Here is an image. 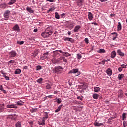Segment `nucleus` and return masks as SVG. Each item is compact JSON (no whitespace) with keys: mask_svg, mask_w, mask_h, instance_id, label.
I'll return each instance as SVG.
<instances>
[{"mask_svg":"<svg viewBox=\"0 0 127 127\" xmlns=\"http://www.w3.org/2000/svg\"><path fill=\"white\" fill-rule=\"evenodd\" d=\"M61 16L62 18L63 17V16H65V14L64 13L62 14L61 15Z\"/></svg>","mask_w":127,"mask_h":127,"instance_id":"e2e57ef3","label":"nucleus"},{"mask_svg":"<svg viewBox=\"0 0 127 127\" xmlns=\"http://www.w3.org/2000/svg\"><path fill=\"white\" fill-rule=\"evenodd\" d=\"M75 74V76H79L80 75V71H79V70L78 69H74L71 70L69 74Z\"/></svg>","mask_w":127,"mask_h":127,"instance_id":"f03ea898","label":"nucleus"},{"mask_svg":"<svg viewBox=\"0 0 127 127\" xmlns=\"http://www.w3.org/2000/svg\"><path fill=\"white\" fill-rule=\"evenodd\" d=\"M51 35L48 33L47 31H45V32L41 33V36L44 38H46L47 37H49Z\"/></svg>","mask_w":127,"mask_h":127,"instance_id":"20e7f679","label":"nucleus"},{"mask_svg":"<svg viewBox=\"0 0 127 127\" xmlns=\"http://www.w3.org/2000/svg\"><path fill=\"white\" fill-rule=\"evenodd\" d=\"M26 11H28L30 13H33L34 12V11H33L30 7H27Z\"/></svg>","mask_w":127,"mask_h":127,"instance_id":"412c9836","label":"nucleus"},{"mask_svg":"<svg viewBox=\"0 0 127 127\" xmlns=\"http://www.w3.org/2000/svg\"><path fill=\"white\" fill-rule=\"evenodd\" d=\"M62 106H63V105H60L58 108L55 111V113H58V112H59V111H60V110H61V108H62Z\"/></svg>","mask_w":127,"mask_h":127,"instance_id":"a878e982","label":"nucleus"},{"mask_svg":"<svg viewBox=\"0 0 127 127\" xmlns=\"http://www.w3.org/2000/svg\"><path fill=\"white\" fill-rule=\"evenodd\" d=\"M21 73V70L20 69H17L15 71V75H18L19 74H20Z\"/></svg>","mask_w":127,"mask_h":127,"instance_id":"bb28decb","label":"nucleus"},{"mask_svg":"<svg viewBox=\"0 0 127 127\" xmlns=\"http://www.w3.org/2000/svg\"><path fill=\"white\" fill-rule=\"evenodd\" d=\"M76 2L78 5H81L83 3V0H76Z\"/></svg>","mask_w":127,"mask_h":127,"instance_id":"c756f323","label":"nucleus"},{"mask_svg":"<svg viewBox=\"0 0 127 127\" xmlns=\"http://www.w3.org/2000/svg\"><path fill=\"white\" fill-rule=\"evenodd\" d=\"M106 73L108 76H112V69L111 68H108L106 70Z\"/></svg>","mask_w":127,"mask_h":127,"instance_id":"a211bd4d","label":"nucleus"},{"mask_svg":"<svg viewBox=\"0 0 127 127\" xmlns=\"http://www.w3.org/2000/svg\"><path fill=\"white\" fill-rule=\"evenodd\" d=\"M17 44H20V45H22V44H23V43H24V41H18L17 42Z\"/></svg>","mask_w":127,"mask_h":127,"instance_id":"ea45409f","label":"nucleus"},{"mask_svg":"<svg viewBox=\"0 0 127 127\" xmlns=\"http://www.w3.org/2000/svg\"><path fill=\"white\" fill-rule=\"evenodd\" d=\"M15 127H21V122L18 121L15 124Z\"/></svg>","mask_w":127,"mask_h":127,"instance_id":"2f4dec72","label":"nucleus"},{"mask_svg":"<svg viewBox=\"0 0 127 127\" xmlns=\"http://www.w3.org/2000/svg\"><path fill=\"white\" fill-rule=\"evenodd\" d=\"M36 111H37V108L33 109L32 110V113H34V112H36Z\"/></svg>","mask_w":127,"mask_h":127,"instance_id":"603ef678","label":"nucleus"},{"mask_svg":"<svg viewBox=\"0 0 127 127\" xmlns=\"http://www.w3.org/2000/svg\"><path fill=\"white\" fill-rule=\"evenodd\" d=\"M124 95L123 94V93L121 92L118 94L119 98H123Z\"/></svg>","mask_w":127,"mask_h":127,"instance_id":"c03bdc74","label":"nucleus"},{"mask_svg":"<svg viewBox=\"0 0 127 127\" xmlns=\"http://www.w3.org/2000/svg\"><path fill=\"white\" fill-rule=\"evenodd\" d=\"M64 55H65L66 57H68V56H71V54H69L68 52H64Z\"/></svg>","mask_w":127,"mask_h":127,"instance_id":"f704fd0d","label":"nucleus"},{"mask_svg":"<svg viewBox=\"0 0 127 127\" xmlns=\"http://www.w3.org/2000/svg\"><path fill=\"white\" fill-rule=\"evenodd\" d=\"M84 41H85V43H86L87 44H88V43H89V39H88L87 38H86L84 39Z\"/></svg>","mask_w":127,"mask_h":127,"instance_id":"49530a36","label":"nucleus"},{"mask_svg":"<svg viewBox=\"0 0 127 127\" xmlns=\"http://www.w3.org/2000/svg\"><path fill=\"white\" fill-rule=\"evenodd\" d=\"M4 112V104H0V113Z\"/></svg>","mask_w":127,"mask_h":127,"instance_id":"9d476101","label":"nucleus"},{"mask_svg":"<svg viewBox=\"0 0 127 127\" xmlns=\"http://www.w3.org/2000/svg\"><path fill=\"white\" fill-rule=\"evenodd\" d=\"M63 71V68L61 66H57L54 68V72L58 75L61 74Z\"/></svg>","mask_w":127,"mask_h":127,"instance_id":"f257e3e1","label":"nucleus"},{"mask_svg":"<svg viewBox=\"0 0 127 127\" xmlns=\"http://www.w3.org/2000/svg\"><path fill=\"white\" fill-rule=\"evenodd\" d=\"M64 62H67L68 60H67V59L65 58V57H64Z\"/></svg>","mask_w":127,"mask_h":127,"instance_id":"4d7b16f0","label":"nucleus"},{"mask_svg":"<svg viewBox=\"0 0 127 127\" xmlns=\"http://www.w3.org/2000/svg\"><path fill=\"white\" fill-rule=\"evenodd\" d=\"M111 34L113 35L112 40H116V38H117V37L118 36V34L116 32H113Z\"/></svg>","mask_w":127,"mask_h":127,"instance_id":"aec40b11","label":"nucleus"},{"mask_svg":"<svg viewBox=\"0 0 127 127\" xmlns=\"http://www.w3.org/2000/svg\"><path fill=\"white\" fill-rule=\"evenodd\" d=\"M46 98H49L50 99H52V95H48L46 96Z\"/></svg>","mask_w":127,"mask_h":127,"instance_id":"5fc2aeb1","label":"nucleus"},{"mask_svg":"<svg viewBox=\"0 0 127 127\" xmlns=\"http://www.w3.org/2000/svg\"><path fill=\"white\" fill-rule=\"evenodd\" d=\"M83 98H84V97L81 96H77V99L78 100H80V101H83Z\"/></svg>","mask_w":127,"mask_h":127,"instance_id":"79ce46f5","label":"nucleus"},{"mask_svg":"<svg viewBox=\"0 0 127 127\" xmlns=\"http://www.w3.org/2000/svg\"><path fill=\"white\" fill-rule=\"evenodd\" d=\"M97 52L98 53H105L106 50L104 49H100L99 50H97Z\"/></svg>","mask_w":127,"mask_h":127,"instance_id":"393cba45","label":"nucleus"},{"mask_svg":"<svg viewBox=\"0 0 127 127\" xmlns=\"http://www.w3.org/2000/svg\"><path fill=\"white\" fill-rule=\"evenodd\" d=\"M125 77V75L124 74H118V79L119 81H122L123 79H124V77Z\"/></svg>","mask_w":127,"mask_h":127,"instance_id":"9b49d317","label":"nucleus"},{"mask_svg":"<svg viewBox=\"0 0 127 127\" xmlns=\"http://www.w3.org/2000/svg\"><path fill=\"white\" fill-rule=\"evenodd\" d=\"M37 31H38L37 29H34L33 30L34 32H37Z\"/></svg>","mask_w":127,"mask_h":127,"instance_id":"69168bd1","label":"nucleus"},{"mask_svg":"<svg viewBox=\"0 0 127 127\" xmlns=\"http://www.w3.org/2000/svg\"><path fill=\"white\" fill-rule=\"evenodd\" d=\"M45 120L46 119L43 118L42 119V122L43 123H41L40 125H45Z\"/></svg>","mask_w":127,"mask_h":127,"instance_id":"de8ad7c7","label":"nucleus"},{"mask_svg":"<svg viewBox=\"0 0 127 127\" xmlns=\"http://www.w3.org/2000/svg\"><path fill=\"white\" fill-rule=\"evenodd\" d=\"M0 7L2 8V9H5V8L7 7V5H6V4H0Z\"/></svg>","mask_w":127,"mask_h":127,"instance_id":"5701e85b","label":"nucleus"},{"mask_svg":"<svg viewBox=\"0 0 127 127\" xmlns=\"http://www.w3.org/2000/svg\"><path fill=\"white\" fill-rule=\"evenodd\" d=\"M55 18H56V19H59V18H60V16H59V14H58V13H57V12H56V13H55Z\"/></svg>","mask_w":127,"mask_h":127,"instance_id":"c9c22d12","label":"nucleus"},{"mask_svg":"<svg viewBox=\"0 0 127 127\" xmlns=\"http://www.w3.org/2000/svg\"><path fill=\"white\" fill-rule=\"evenodd\" d=\"M10 116H12L11 117V119L12 120H14V121H16V118H17L16 115H15V114H14V115L11 114Z\"/></svg>","mask_w":127,"mask_h":127,"instance_id":"72a5a7b5","label":"nucleus"},{"mask_svg":"<svg viewBox=\"0 0 127 127\" xmlns=\"http://www.w3.org/2000/svg\"><path fill=\"white\" fill-rule=\"evenodd\" d=\"M76 56H77V59L80 60L81 59V58H82V54H77Z\"/></svg>","mask_w":127,"mask_h":127,"instance_id":"e433bc0d","label":"nucleus"},{"mask_svg":"<svg viewBox=\"0 0 127 127\" xmlns=\"http://www.w3.org/2000/svg\"><path fill=\"white\" fill-rule=\"evenodd\" d=\"M117 53H118V55H119L121 57L125 56V54L124 53L122 52V51H121L120 49L117 50Z\"/></svg>","mask_w":127,"mask_h":127,"instance_id":"4468645a","label":"nucleus"},{"mask_svg":"<svg viewBox=\"0 0 127 127\" xmlns=\"http://www.w3.org/2000/svg\"><path fill=\"white\" fill-rule=\"evenodd\" d=\"M67 34L68 35H71V31H68Z\"/></svg>","mask_w":127,"mask_h":127,"instance_id":"774afa93","label":"nucleus"},{"mask_svg":"<svg viewBox=\"0 0 127 127\" xmlns=\"http://www.w3.org/2000/svg\"><path fill=\"white\" fill-rule=\"evenodd\" d=\"M116 51H113L111 53V56L110 57L111 58H115L116 57Z\"/></svg>","mask_w":127,"mask_h":127,"instance_id":"f3484780","label":"nucleus"},{"mask_svg":"<svg viewBox=\"0 0 127 127\" xmlns=\"http://www.w3.org/2000/svg\"><path fill=\"white\" fill-rule=\"evenodd\" d=\"M43 81V79L42 78H40L37 80V82L38 83V84H42Z\"/></svg>","mask_w":127,"mask_h":127,"instance_id":"473e14b6","label":"nucleus"},{"mask_svg":"<svg viewBox=\"0 0 127 127\" xmlns=\"http://www.w3.org/2000/svg\"><path fill=\"white\" fill-rule=\"evenodd\" d=\"M9 14H10V11L7 10L5 12L4 14L5 20H8V18H9Z\"/></svg>","mask_w":127,"mask_h":127,"instance_id":"7ed1b4c3","label":"nucleus"},{"mask_svg":"<svg viewBox=\"0 0 127 127\" xmlns=\"http://www.w3.org/2000/svg\"><path fill=\"white\" fill-rule=\"evenodd\" d=\"M7 108H8V109H11L12 108H14V109H17V106L14 104H8L7 105Z\"/></svg>","mask_w":127,"mask_h":127,"instance_id":"1a4fd4ad","label":"nucleus"},{"mask_svg":"<svg viewBox=\"0 0 127 127\" xmlns=\"http://www.w3.org/2000/svg\"><path fill=\"white\" fill-rule=\"evenodd\" d=\"M51 87H52L51 83H47L46 85V89H47V90H50V89H51Z\"/></svg>","mask_w":127,"mask_h":127,"instance_id":"2eb2a0df","label":"nucleus"},{"mask_svg":"<svg viewBox=\"0 0 127 127\" xmlns=\"http://www.w3.org/2000/svg\"><path fill=\"white\" fill-rule=\"evenodd\" d=\"M121 66L123 69H126V68H127V65L125 64H122Z\"/></svg>","mask_w":127,"mask_h":127,"instance_id":"09e8293b","label":"nucleus"},{"mask_svg":"<svg viewBox=\"0 0 127 127\" xmlns=\"http://www.w3.org/2000/svg\"><path fill=\"white\" fill-rule=\"evenodd\" d=\"M0 90L1 91H3V87H2V85L0 86Z\"/></svg>","mask_w":127,"mask_h":127,"instance_id":"6e6d98bb","label":"nucleus"},{"mask_svg":"<svg viewBox=\"0 0 127 127\" xmlns=\"http://www.w3.org/2000/svg\"><path fill=\"white\" fill-rule=\"evenodd\" d=\"M99 94L97 93H94L93 94L92 97L93 99H95V100H98L99 99Z\"/></svg>","mask_w":127,"mask_h":127,"instance_id":"6ab92c4d","label":"nucleus"},{"mask_svg":"<svg viewBox=\"0 0 127 127\" xmlns=\"http://www.w3.org/2000/svg\"><path fill=\"white\" fill-rule=\"evenodd\" d=\"M101 2H105L106 1H108V0H100Z\"/></svg>","mask_w":127,"mask_h":127,"instance_id":"13d9d810","label":"nucleus"},{"mask_svg":"<svg viewBox=\"0 0 127 127\" xmlns=\"http://www.w3.org/2000/svg\"><path fill=\"white\" fill-rule=\"evenodd\" d=\"M118 71H119V72H122V71H123V68H122L121 66L120 67L118 68Z\"/></svg>","mask_w":127,"mask_h":127,"instance_id":"3c124183","label":"nucleus"},{"mask_svg":"<svg viewBox=\"0 0 127 127\" xmlns=\"http://www.w3.org/2000/svg\"><path fill=\"white\" fill-rule=\"evenodd\" d=\"M101 90V88L100 87H94V91L95 93H98V92H100Z\"/></svg>","mask_w":127,"mask_h":127,"instance_id":"cd10ccee","label":"nucleus"},{"mask_svg":"<svg viewBox=\"0 0 127 127\" xmlns=\"http://www.w3.org/2000/svg\"><path fill=\"white\" fill-rule=\"evenodd\" d=\"M108 61H110V59H108L107 60H105V62H108Z\"/></svg>","mask_w":127,"mask_h":127,"instance_id":"338daca9","label":"nucleus"},{"mask_svg":"<svg viewBox=\"0 0 127 127\" xmlns=\"http://www.w3.org/2000/svg\"><path fill=\"white\" fill-rule=\"evenodd\" d=\"M3 77H4L5 79H6V80H7V81L9 80V77L6 76V75H3Z\"/></svg>","mask_w":127,"mask_h":127,"instance_id":"a18cd8bd","label":"nucleus"},{"mask_svg":"<svg viewBox=\"0 0 127 127\" xmlns=\"http://www.w3.org/2000/svg\"><path fill=\"white\" fill-rule=\"evenodd\" d=\"M94 125L96 127H101V126H104V124H103V123H99L97 122V120H96L95 122L94 123Z\"/></svg>","mask_w":127,"mask_h":127,"instance_id":"f8f14e48","label":"nucleus"},{"mask_svg":"<svg viewBox=\"0 0 127 127\" xmlns=\"http://www.w3.org/2000/svg\"><path fill=\"white\" fill-rule=\"evenodd\" d=\"M16 56V52L12 51L9 53V57H15Z\"/></svg>","mask_w":127,"mask_h":127,"instance_id":"6e6552de","label":"nucleus"},{"mask_svg":"<svg viewBox=\"0 0 127 127\" xmlns=\"http://www.w3.org/2000/svg\"><path fill=\"white\" fill-rule=\"evenodd\" d=\"M99 64L101 65H105V59H103L100 63H99Z\"/></svg>","mask_w":127,"mask_h":127,"instance_id":"37998d69","label":"nucleus"},{"mask_svg":"<svg viewBox=\"0 0 127 127\" xmlns=\"http://www.w3.org/2000/svg\"><path fill=\"white\" fill-rule=\"evenodd\" d=\"M81 28V26L80 25H77L76 26L74 27V29L73 30L74 32H78V31H79V30Z\"/></svg>","mask_w":127,"mask_h":127,"instance_id":"ddd939ff","label":"nucleus"},{"mask_svg":"<svg viewBox=\"0 0 127 127\" xmlns=\"http://www.w3.org/2000/svg\"><path fill=\"white\" fill-rule=\"evenodd\" d=\"M41 69H42V67L41 66L38 65L36 66L37 71H40Z\"/></svg>","mask_w":127,"mask_h":127,"instance_id":"58836bf2","label":"nucleus"},{"mask_svg":"<svg viewBox=\"0 0 127 127\" xmlns=\"http://www.w3.org/2000/svg\"><path fill=\"white\" fill-rule=\"evenodd\" d=\"M59 59V60H62L63 59V57H60Z\"/></svg>","mask_w":127,"mask_h":127,"instance_id":"0e129e2a","label":"nucleus"},{"mask_svg":"<svg viewBox=\"0 0 127 127\" xmlns=\"http://www.w3.org/2000/svg\"><path fill=\"white\" fill-rule=\"evenodd\" d=\"M57 104H60L62 102L61 98H58L56 100Z\"/></svg>","mask_w":127,"mask_h":127,"instance_id":"a19ab883","label":"nucleus"},{"mask_svg":"<svg viewBox=\"0 0 127 127\" xmlns=\"http://www.w3.org/2000/svg\"><path fill=\"white\" fill-rule=\"evenodd\" d=\"M14 61L13 60H10L9 62V63H14Z\"/></svg>","mask_w":127,"mask_h":127,"instance_id":"052dcab7","label":"nucleus"},{"mask_svg":"<svg viewBox=\"0 0 127 127\" xmlns=\"http://www.w3.org/2000/svg\"><path fill=\"white\" fill-rule=\"evenodd\" d=\"M14 31H17V32H19L20 31V29H19V26L16 24L12 28Z\"/></svg>","mask_w":127,"mask_h":127,"instance_id":"0eeeda50","label":"nucleus"},{"mask_svg":"<svg viewBox=\"0 0 127 127\" xmlns=\"http://www.w3.org/2000/svg\"><path fill=\"white\" fill-rule=\"evenodd\" d=\"M59 52H60V53H63V55H64V52H63V51H62V50H60L58 51Z\"/></svg>","mask_w":127,"mask_h":127,"instance_id":"bf43d9fd","label":"nucleus"},{"mask_svg":"<svg viewBox=\"0 0 127 127\" xmlns=\"http://www.w3.org/2000/svg\"><path fill=\"white\" fill-rule=\"evenodd\" d=\"M118 31L122 30V24L121 22H118V25L117 26Z\"/></svg>","mask_w":127,"mask_h":127,"instance_id":"c85d7f7f","label":"nucleus"},{"mask_svg":"<svg viewBox=\"0 0 127 127\" xmlns=\"http://www.w3.org/2000/svg\"><path fill=\"white\" fill-rule=\"evenodd\" d=\"M64 41H69L70 42H71V43H74L75 42V40L72 38H69V37H65L64 39Z\"/></svg>","mask_w":127,"mask_h":127,"instance_id":"423d86ee","label":"nucleus"},{"mask_svg":"<svg viewBox=\"0 0 127 127\" xmlns=\"http://www.w3.org/2000/svg\"><path fill=\"white\" fill-rule=\"evenodd\" d=\"M17 0H11L8 3V5H12V4H14L15 2H16Z\"/></svg>","mask_w":127,"mask_h":127,"instance_id":"4be33fe9","label":"nucleus"},{"mask_svg":"<svg viewBox=\"0 0 127 127\" xmlns=\"http://www.w3.org/2000/svg\"><path fill=\"white\" fill-rule=\"evenodd\" d=\"M91 24H94V25H98V23H91Z\"/></svg>","mask_w":127,"mask_h":127,"instance_id":"680f3d73","label":"nucleus"},{"mask_svg":"<svg viewBox=\"0 0 127 127\" xmlns=\"http://www.w3.org/2000/svg\"><path fill=\"white\" fill-rule=\"evenodd\" d=\"M94 18V16H93V14L91 13V12H88V19L89 20H92Z\"/></svg>","mask_w":127,"mask_h":127,"instance_id":"dca6fc26","label":"nucleus"},{"mask_svg":"<svg viewBox=\"0 0 127 127\" xmlns=\"http://www.w3.org/2000/svg\"><path fill=\"white\" fill-rule=\"evenodd\" d=\"M49 52H47L46 53H45L43 55V56L41 57L42 59H45V58H46V57H47L48 54H49Z\"/></svg>","mask_w":127,"mask_h":127,"instance_id":"b1692460","label":"nucleus"},{"mask_svg":"<svg viewBox=\"0 0 127 127\" xmlns=\"http://www.w3.org/2000/svg\"><path fill=\"white\" fill-rule=\"evenodd\" d=\"M17 104L18 106H22V103L19 101H18Z\"/></svg>","mask_w":127,"mask_h":127,"instance_id":"8fccbe9b","label":"nucleus"},{"mask_svg":"<svg viewBox=\"0 0 127 127\" xmlns=\"http://www.w3.org/2000/svg\"><path fill=\"white\" fill-rule=\"evenodd\" d=\"M48 113L47 112H45L44 117H43L44 119H46L48 118Z\"/></svg>","mask_w":127,"mask_h":127,"instance_id":"4c0bfd02","label":"nucleus"},{"mask_svg":"<svg viewBox=\"0 0 127 127\" xmlns=\"http://www.w3.org/2000/svg\"><path fill=\"white\" fill-rule=\"evenodd\" d=\"M45 31H46L48 33H49V34L51 35V34L53 33V31H52V27H48L46 28Z\"/></svg>","mask_w":127,"mask_h":127,"instance_id":"39448f33","label":"nucleus"},{"mask_svg":"<svg viewBox=\"0 0 127 127\" xmlns=\"http://www.w3.org/2000/svg\"><path fill=\"white\" fill-rule=\"evenodd\" d=\"M127 113H123L122 114V120L124 121V120H126L127 119Z\"/></svg>","mask_w":127,"mask_h":127,"instance_id":"7c9ffc66","label":"nucleus"},{"mask_svg":"<svg viewBox=\"0 0 127 127\" xmlns=\"http://www.w3.org/2000/svg\"><path fill=\"white\" fill-rule=\"evenodd\" d=\"M46 1H49V2H54V0H46Z\"/></svg>","mask_w":127,"mask_h":127,"instance_id":"864d4df0","label":"nucleus"}]
</instances>
